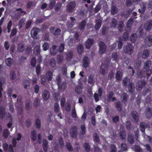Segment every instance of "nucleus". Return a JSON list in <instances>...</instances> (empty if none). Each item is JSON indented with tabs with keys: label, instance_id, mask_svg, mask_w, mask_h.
I'll return each mask as SVG.
<instances>
[{
	"label": "nucleus",
	"instance_id": "nucleus-21",
	"mask_svg": "<svg viewBox=\"0 0 152 152\" xmlns=\"http://www.w3.org/2000/svg\"><path fill=\"white\" fill-rule=\"evenodd\" d=\"M48 147V142L47 140L43 139L42 141V148L45 151H47Z\"/></svg>",
	"mask_w": 152,
	"mask_h": 152
},
{
	"label": "nucleus",
	"instance_id": "nucleus-30",
	"mask_svg": "<svg viewBox=\"0 0 152 152\" xmlns=\"http://www.w3.org/2000/svg\"><path fill=\"white\" fill-rule=\"evenodd\" d=\"M73 56V53L69 51L66 53V59L67 61H69L71 59Z\"/></svg>",
	"mask_w": 152,
	"mask_h": 152
},
{
	"label": "nucleus",
	"instance_id": "nucleus-11",
	"mask_svg": "<svg viewBox=\"0 0 152 152\" xmlns=\"http://www.w3.org/2000/svg\"><path fill=\"white\" fill-rule=\"evenodd\" d=\"M145 43L146 45L148 47L152 45V36H148L145 39Z\"/></svg>",
	"mask_w": 152,
	"mask_h": 152
},
{
	"label": "nucleus",
	"instance_id": "nucleus-32",
	"mask_svg": "<svg viewBox=\"0 0 152 152\" xmlns=\"http://www.w3.org/2000/svg\"><path fill=\"white\" fill-rule=\"evenodd\" d=\"M120 137L122 140H124L126 137V134L125 130H122L119 132Z\"/></svg>",
	"mask_w": 152,
	"mask_h": 152
},
{
	"label": "nucleus",
	"instance_id": "nucleus-36",
	"mask_svg": "<svg viewBox=\"0 0 152 152\" xmlns=\"http://www.w3.org/2000/svg\"><path fill=\"white\" fill-rule=\"evenodd\" d=\"M31 139L32 140L35 141L36 139V133L35 130L31 131L30 135Z\"/></svg>",
	"mask_w": 152,
	"mask_h": 152
},
{
	"label": "nucleus",
	"instance_id": "nucleus-19",
	"mask_svg": "<svg viewBox=\"0 0 152 152\" xmlns=\"http://www.w3.org/2000/svg\"><path fill=\"white\" fill-rule=\"evenodd\" d=\"M57 47L55 45H53L50 49V53L52 56L55 55L57 53L58 51L56 49Z\"/></svg>",
	"mask_w": 152,
	"mask_h": 152
},
{
	"label": "nucleus",
	"instance_id": "nucleus-50",
	"mask_svg": "<svg viewBox=\"0 0 152 152\" xmlns=\"http://www.w3.org/2000/svg\"><path fill=\"white\" fill-rule=\"evenodd\" d=\"M66 147L68 150L69 151H72L73 149L72 145L70 142H67L66 144Z\"/></svg>",
	"mask_w": 152,
	"mask_h": 152
},
{
	"label": "nucleus",
	"instance_id": "nucleus-57",
	"mask_svg": "<svg viewBox=\"0 0 152 152\" xmlns=\"http://www.w3.org/2000/svg\"><path fill=\"white\" fill-rule=\"evenodd\" d=\"M30 102L28 101H27L25 103V109L27 110H29L31 109Z\"/></svg>",
	"mask_w": 152,
	"mask_h": 152
},
{
	"label": "nucleus",
	"instance_id": "nucleus-48",
	"mask_svg": "<svg viewBox=\"0 0 152 152\" xmlns=\"http://www.w3.org/2000/svg\"><path fill=\"white\" fill-rule=\"evenodd\" d=\"M58 140L60 146L61 148H62L64 146V144L63 139L61 137H59Z\"/></svg>",
	"mask_w": 152,
	"mask_h": 152
},
{
	"label": "nucleus",
	"instance_id": "nucleus-55",
	"mask_svg": "<svg viewBox=\"0 0 152 152\" xmlns=\"http://www.w3.org/2000/svg\"><path fill=\"white\" fill-rule=\"evenodd\" d=\"M118 39L119 41L118 45V49H121L123 45V40L121 37L119 38Z\"/></svg>",
	"mask_w": 152,
	"mask_h": 152
},
{
	"label": "nucleus",
	"instance_id": "nucleus-16",
	"mask_svg": "<svg viewBox=\"0 0 152 152\" xmlns=\"http://www.w3.org/2000/svg\"><path fill=\"white\" fill-rule=\"evenodd\" d=\"M42 97L43 99L45 100H47L50 97V93L47 90H45L43 92Z\"/></svg>",
	"mask_w": 152,
	"mask_h": 152
},
{
	"label": "nucleus",
	"instance_id": "nucleus-64",
	"mask_svg": "<svg viewBox=\"0 0 152 152\" xmlns=\"http://www.w3.org/2000/svg\"><path fill=\"white\" fill-rule=\"evenodd\" d=\"M123 38L124 41L128 40L129 38V34L128 33L126 32H124L123 36Z\"/></svg>",
	"mask_w": 152,
	"mask_h": 152
},
{
	"label": "nucleus",
	"instance_id": "nucleus-44",
	"mask_svg": "<svg viewBox=\"0 0 152 152\" xmlns=\"http://www.w3.org/2000/svg\"><path fill=\"white\" fill-rule=\"evenodd\" d=\"M25 49L24 45L23 44H20L17 48L18 51L20 52H23Z\"/></svg>",
	"mask_w": 152,
	"mask_h": 152
},
{
	"label": "nucleus",
	"instance_id": "nucleus-43",
	"mask_svg": "<svg viewBox=\"0 0 152 152\" xmlns=\"http://www.w3.org/2000/svg\"><path fill=\"white\" fill-rule=\"evenodd\" d=\"M41 70V67L40 64H38L36 68V72L37 76H39L40 74Z\"/></svg>",
	"mask_w": 152,
	"mask_h": 152
},
{
	"label": "nucleus",
	"instance_id": "nucleus-27",
	"mask_svg": "<svg viewBox=\"0 0 152 152\" xmlns=\"http://www.w3.org/2000/svg\"><path fill=\"white\" fill-rule=\"evenodd\" d=\"M5 115V110L4 108L1 107L0 108V118H4Z\"/></svg>",
	"mask_w": 152,
	"mask_h": 152
},
{
	"label": "nucleus",
	"instance_id": "nucleus-45",
	"mask_svg": "<svg viewBox=\"0 0 152 152\" xmlns=\"http://www.w3.org/2000/svg\"><path fill=\"white\" fill-rule=\"evenodd\" d=\"M40 100L37 98H36L33 104L35 107H37L39 105Z\"/></svg>",
	"mask_w": 152,
	"mask_h": 152
},
{
	"label": "nucleus",
	"instance_id": "nucleus-3",
	"mask_svg": "<svg viewBox=\"0 0 152 152\" xmlns=\"http://www.w3.org/2000/svg\"><path fill=\"white\" fill-rule=\"evenodd\" d=\"M70 134L71 137L76 138L77 136V128L76 126H72L70 129Z\"/></svg>",
	"mask_w": 152,
	"mask_h": 152
},
{
	"label": "nucleus",
	"instance_id": "nucleus-35",
	"mask_svg": "<svg viewBox=\"0 0 152 152\" xmlns=\"http://www.w3.org/2000/svg\"><path fill=\"white\" fill-rule=\"evenodd\" d=\"M53 73L50 71H48L46 74V78L48 81L51 80L52 79Z\"/></svg>",
	"mask_w": 152,
	"mask_h": 152
},
{
	"label": "nucleus",
	"instance_id": "nucleus-41",
	"mask_svg": "<svg viewBox=\"0 0 152 152\" xmlns=\"http://www.w3.org/2000/svg\"><path fill=\"white\" fill-rule=\"evenodd\" d=\"M118 12V8L115 6H113L112 7L111 9V13L114 15L117 13Z\"/></svg>",
	"mask_w": 152,
	"mask_h": 152
},
{
	"label": "nucleus",
	"instance_id": "nucleus-6",
	"mask_svg": "<svg viewBox=\"0 0 152 152\" xmlns=\"http://www.w3.org/2000/svg\"><path fill=\"white\" fill-rule=\"evenodd\" d=\"M131 115L133 118V121L137 123L139 120V117L137 113L135 111L133 110L131 113Z\"/></svg>",
	"mask_w": 152,
	"mask_h": 152
},
{
	"label": "nucleus",
	"instance_id": "nucleus-28",
	"mask_svg": "<svg viewBox=\"0 0 152 152\" xmlns=\"http://www.w3.org/2000/svg\"><path fill=\"white\" fill-rule=\"evenodd\" d=\"M63 57L62 55L59 54L56 57V60L57 63L60 64L61 63L63 60Z\"/></svg>",
	"mask_w": 152,
	"mask_h": 152
},
{
	"label": "nucleus",
	"instance_id": "nucleus-59",
	"mask_svg": "<svg viewBox=\"0 0 152 152\" xmlns=\"http://www.w3.org/2000/svg\"><path fill=\"white\" fill-rule=\"evenodd\" d=\"M54 111L55 113H58L59 111L60 108L59 105L58 103H56L54 104Z\"/></svg>",
	"mask_w": 152,
	"mask_h": 152
},
{
	"label": "nucleus",
	"instance_id": "nucleus-56",
	"mask_svg": "<svg viewBox=\"0 0 152 152\" xmlns=\"http://www.w3.org/2000/svg\"><path fill=\"white\" fill-rule=\"evenodd\" d=\"M65 45L64 44L61 43L59 46L58 50L60 53L63 52L64 49Z\"/></svg>",
	"mask_w": 152,
	"mask_h": 152
},
{
	"label": "nucleus",
	"instance_id": "nucleus-60",
	"mask_svg": "<svg viewBox=\"0 0 152 152\" xmlns=\"http://www.w3.org/2000/svg\"><path fill=\"white\" fill-rule=\"evenodd\" d=\"M114 94V93L112 91H110L107 96V100L110 101L111 100L112 97H113Z\"/></svg>",
	"mask_w": 152,
	"mask_h": 152
},
{
	"label": "nucleus",
	"instance_id": "nucleus-12",
	"mask_svg": "<svg viewBox=\"0 0 152 152\" xmlns=\"http://www.w3.org/2000/svg\"><path fill=\"white\" fill-rule=\"evenodd\" d=\"M83 67L86 68L89 64L90 62L88 57L87 56H85L83 59Z\"/></svg>",
	"mask_w": 152,
	"mask_h": 152
},
{
	"label": "nucleus",
	"instance_id": "nucleus-23",
	"mask_svg": "<svg viewBox=\"0 0 152 152\" xmlns=\"http://www.w3.org/2000/svg\"><path fill=\"white\" fill-rule=\"evenodd\" d=\"M149 54L150 51L148 50H144L142 54V58L144 59L147 58L149 56Z\"/></svg>",
	"mask_w": 152,
	"mask_h": 152
},
{
	"label": "nucleus",
	"instance_id": "nucleus-2",
	"mask_svg": "<svg viewBox=\"0 0 152 152\" xmlns=\"http://www.w3.org/2000/svg\"><path fill=\"white\" fill-rule=\"evenodd\" d=\"M76 6V3L74 1L69 2L66 7V10L69 12H72L74 10Z\"/></svg>",
	"mask_w": 152,
	"mask_h": 152
},
{
	"label": "nucleus",
	"instance_id": "nucleus-53",
	"mask_svg": "<svg viewBox=\"0 0 152 152\" xmlns=\"http://www.w3.org/2000/svg\"><path fill=\"white\" fill-rule=\"evenodd\" d=\"M49 47V44L47 42H45L42 45L43 50L44 51H46L48 50Z\"/></svg>",
	"mask_w": 152,
	"mask_h": 152
},
{
	"label": "nucleus",
	"instance_id": "nucleus-62",
	"mask_svg": "<svg viewBox=\"0 0 152 152\" xmlns=\"http://www.w3.org/2000/svg\"><path fill=\"white\" fill-rule=\"evenodd\" d=\"M71 116L73 118H76L77 117L75 107L72 109L71 113Z\"/></svg>",
	"mask_w": 152,
	"mask_h": 152
},
{
	"label": "nucleus",
	"instance_id": "nucleus-26",
	"mask_svg": "<svg viewBox=\"0 0 152 152\" xmlns=\"http://www.w3.org/2000/svg\"><path fill=\"white\" fill-rule=\"evenodd\" d=\"M147 126L145 124L144 122H142L140 123V128L142 132L145 133V130Z\"/></svg>",
	"mask_w": 152,
	"mask_h": 152
},
{
	"label": "nucleus",
	"instance_id": "nucleus-47",
	"mask_svg": "<svg viewBox=\"0 0 152 152\" xmlns=\"http://www.w3.org/2000/svg\"><path fill=\"white\" fill-rule=\"evenodd\" d=\"M9 133L8 130L7 129H4L3 131V136L4 139L7 138L8 137Z\"/></svg>",
	"mask_w": 152,
	"mask_h": 152
},
{
	"label": "nucleus",
	"instance_id": "nucleus-24",
	"mask_svg": "<svg viewBox=\"0 0 152 152\" xmlns=\"http://www.w3.org/2000/svg\"><path fill=\"white\" fill-rule=\"evenodd\" d=\"M86 22L85 20H83L78 25L79 28L81 30L83 29L86 26Z\"/></svg>",
	"mask_w": 152,
	"mask_h": 152
},
{
	"label": "nucleus",
	"instance_id": "nucleus-15",
	"mask_svg": "<svg viewBox=\"0 0 152 152\" xmlns=\"http://www.w3.org/2000/svg\"><path fill=\"white\" fill-rule=\"evenodd\" d=\"M145 115L147 118H149L152 116V110L151 108L148 107L146 109Z\"/></svg>",
	"mask_w": 152,
	"mask_h": 152
},
{
	"label": "nucleus",
	"instance_id": "nucleus-18",
	"mask_svg": "<svg viewBox=\"0 0 152 152\" xmlns=\"http://www.w3.org/2000/svg\"><path fill=\"white\" fill-rule=\"evenodd\" d=\"M137 74L138 77L140 78H142L143 77H146V76H147V78L149 77H148V76L147 75V73L146 71H140L139 72H137Z\"/></svg>",
	"mask_w": 152,
	"mask_h": 152
},
{
	"label": "nucleus",
	"instance_id": "nucleus-17",
	"mask_svg": "<svg viewBox=\"0 0 152 152\" xmlns=\"http://www.w3.org/2000/svg\"><path fill=\"white\" fill-rule=\"evenodd\" d=\"M129 96L127 94L125 93H123L121 98L122 99L121 100V102L124 104H125L127 102Z\"/></svg>",
	"mask_w": 152,
	"mask_h": 152
},
{
	"label": "nucleus",
	"instance_id": "nucleus-5",
	"mask_svg": "<svg viewBox=\"0 0 152 152\" xmlns=\"http://www.w3.org/2000/svg\"><path fill=\"white\" fill-rule=\"evenodd\" d=\"M99 52L101 54L104 53L106 50V46L104 42L101 41L99 43Z\"/></svg>",
	"mask_w": 152,
	"mask_h": 152
},
{
	"label": "nucleus",
	"instance_id": "nucleus-52",
	"mask_svg": "<svg viewBox=\"0 0 152 152\" xmlns=\"http://www.w3.org/2000/svg\"><path fill=\"white\" fill-rule=\"evenodd\" d=\"M117 20L115 18H113L112 22L111 27H112L115 28L117 25Z\"/></svg>",
	"mask_w": 152,
	"mask_h": 152
},
{
	"label": "nucleus",
	"instance_id": "nucleus-13",
	"mask_svg": "<svg viewBox=\"0 0 152 152\" xmlns=\"http://www.w3.org/2000/svg\"><path fill=\"white\" fill-rule=\"evenodd\" d=\"M146 84V82L144 80H139L137 83L136 86L141 90L144 87Z\"/></svg>",
	"mask_w": 152,
	"mask_h": 152
},
{
	"label": "nucleus",
	"instance_id": "nucleus-22",
	"mask_svg": "<svg viewBox=\"0 0 152 152\" xmlns=\"http://www.w3.org/2000/svg\"><path fill=\"white\" fill-rule=\"evenodd\" d=\"M115 107L119 111L121 112L122 110L123 105L120 101H117L115 103Z\"/></svg>",
	"mask_w": 152,
	"mask_h": 152
},
{
	"label": "nucleus",
	"instance_id": "nucleus-25",
	"mask_svg": "<svg viewBox=\"0 0 152 152\" xmlns=\"http://www.w3.org/2000/svg\"><path fill=\"white\" fill-rule=\"evenodd\" d=\"M96 23L95 25V28L96 30H99L100 28L101 24L102 21L100 19H98V20H96Z\"/></svg>",
	"mask_w": 152,
	"mask_h": 152
},
{
	"label": "nucleus",
	"instance_id": "nucleus-9",
	"mask_svg": "<svg viewBox=\"0 0 152 152\" xmlns=\"http://www.w3.org/2000/svg\"><path fill=\"white\" fill-rule=\"evenodd\" d=\"M94 40L93 39L88 38L86 42L85 46L87 49H89L93 45Z\"/></svg>",
	"mask_w": 152,
	"mask_h": 152
},
{
	"label": "nucleus",
	"instance_id": "nucleus-14",
	"mask_svg": "<svg viewBox=\"0 0 152 152\" xmlns=\"http://www.w3.org/2000/svg\"><path fill=\"white\" fill-rule=\"evenodd\" d=\"M127 87V88L129 93H132L134 92L135 87L133 83L132 82H130Z\"/></svg>",
	"mask_w": 152,
	"mask_h": 152
},
{
	"label": "nucleus",
	"instance_id": "nucleus-29",
	"mask_svg": "<svg viewBox=\"0 0 152 152\" xmlns=\"http://www.w3.org/2000/svg\"><path fill=\"white\" fill-rule=\"evenodd\" d=\"M49 63L51 67L54 68L56 65V61L54 58H53L49 60Z\"/></svg>",
	"mask_w": 152,
	"mask_h": 152
},
{
	"label": "nucleus",
	"instance_id": "nucleus-54",
	"mask_svg": "<svg viewBox=\"0 0 152 152\" xmlns=\"http://www.w3.org/2000/svg\"><path fill=\"white\" fill-rule=\"evenodd\" d=\"M12 25V22L11 20H10L8 22L7 26V32L9 33L11 31V29Z\"/></svg>",
	"mask_w": 152,
	"mask_h": 152
},
{
	"label": "nucleus",
	"instance_id": "nucleus-58",
	"mask_svg": "<svg viewBox=\"0 0 152 152\" xmlns=\"http://www.w3.org/2000/svg\"><path fill=\"white\" fill-rule=\"evenodd\" d=\"M93 137L94 140L96 142H99V138L96 133H95L94 134Z\"/></svg>",
	"mask_w": 152,
	"mask_h": 152
},
{
	"label": "nucleus",
	"instance_id": "nucleus-37",
	"mask_svg": "<svg viewBox=\"0 0 152 152\" xmlns=\"http://www.w3.org/2000/svg\"><path fill=\"white\" fill-rule=\"evenodd\" d=\"M77 51L79 54H82L83 50V46L82 44H80L78 46L77 48Z\"/></svg>",
	"mask_w": 152,
	"mask_h": 152
},
{
	"label": "nucleus",
	"instance_id": "nucleus-51",
	"mask_svg": "<svg viewBox=\"0 0 152 152\" xmlns=\"http://www.w3.org/2000/svg\"><path fill=\"white\" fill-rule=\"evenodd\" d=\"M133 19V18H130L128 21L127 23V27L129 28L131 27L132 23L134 22Z\"/></svg>",
	"mask_w": 152,
	"mask_h": 152
},
{
	"label": "nucleus",
	"instance_id": "nucleus-40",
	"mask_svg": "<svg viewBox=\"0 0 152 152\" xmlns=\"http://www.w3.org/2000/svg\"><path fill=\"white\" fill-rule=\"evenodd\" d=\"M94 77L92 75H90L88 77V83L92 85L94 84Z\"/></svg>",
	"mask_w": 152,
	"mask_h": 152
},
{
	"label": "nucleus",
	"instance_id": "nucleus-42",
	"mask_svg": "<svg viewBox=\"0 0 152 152\" xmlns=\"http://www.w3.org/2000/svg\"><path fill=\"white\" fill-rule=\"evenodd\" d=\"M83 147L86 152H89L90 151V147L89 144L87 142H85L83 144Z\"/></svg>",
	"mask_w": 152,
	"mask_h": 152
},
{
	"label": "nucleus",
	"instance_id": "nucleus-20",
	"mask_svg": "<svg viewBox=\"0 0 152 152\" xmlns=\"http://www.w3.org/2000/svg\"><path fill=\"white\" fill-rule=\"evenodd\" d=\"M33 52L36 56L39 55L40 52V46L38 45L36 46L34 48Z\"/></svg>",
	"mask_w": 152,
	"mask_h": 152
},
{
	"label": "nucleus",
	"instance_id": "nucleus-61",
	"mask_svg": "<svg viewBox=\"0 0 152 152\" xmlns=\"http://www.w3.org/2000/svg\"><path fill=\"white\" fill-rule=\"evenodd\" d=\"M36 60L35 57H33L31 59V64L33 67H34L36 66Z\"/></svg>",
	"mask_w": 152,
	"mask_h": 152
},
{
	"label": "nucleus",
	"instance_id": "nucleus-38",
	"mask_svg": "<svg viewBox=\"0 0 152 152\" xmlns=\"http://www.w3.org/2000/svg\"><path fill=\"white\" fill-rule=\"evenodd\" d=\"M115 77L116 80H121L122 77V75L120 71H118L116 72Z\"/></svg>",
	"mask_w": 152,
	"mask_h": 152
},
{
	"label": "nucleus",
	"instance_id": "nucleus-8",
	"mask_svg": "<svg viewBox=\"0 0 152 152\" xmlns=\"http://www.w3.org/2000/svg\"><path fill=\"white\" fill-rule=\"evenodd\" d=\"M145 29L147 31H149L152 28V20H148L145 24L144 26Z\"/></svg>",
	"mask_w": 152,
	"mask_h": 152
},
{
	"label": "nucleus",
	"instance_id": "nucleus-63",
	"mask_svg": "<svg viewBox=\"0 0 152 152\" xmlns=\"http://www.w3.org/2000/svg\"><path fill=\"white\" fill-rule=\"evenodd\" d=\"M101 5L98 4L97 5H96L94 8V12L95 13H96L98 12L101 9Z\"/></svg>",
	"mask_w": 152,
	"mask_h": 152
},
{
	"label": "nucleus",
	"instance_id": "nucleus-46",
	"mask_svg": "<svg viewBox=\"0 0 152 152\" xmlns=\"http://www.w3.org/2000/svg\"><path fill=\"white\" fill-rule=\"evenodd\" d=\"M82 88L80 86H77L75 88V91L77 94H80L82 92Z\"/></svg>",
	"mask_w": 152,
	"mask_h": 152
},
{
	"label": "nucleus",
	"instance_id": "nucleus-49",
	"mask_svg": "<svg viewBox=\"0 0 152 152\" xmlns=\"http://www.w3.org/2000/svg\"><path fill=\"white\" fill-rule=\"evenodd\" d=\"M25 21V20L23 18H22L19 20L18 25L20 28L23 27V25Z\"/></svg>",
	"mask_w": 152,
	"mask_h": 152
},
{
	"label": "nucleus",
	"instance_id": "nucleus-10",
	"mask_svg": "<svg viewBox=\"0 0 152 152\" xmlns=\"http://www.w3.org/2000/svg\"><path fill=\"white\" fill-rule=\"evenodd\" d=\"M39 29L37 28H34L31 29V33L32 37L34 38L36 37L38 32L39 31Z\"/></svg>",
	"mask_w": 152,
	"mask_h": 152
},
{
	"label": "nucleus",
	"instance_id": "nucleus-1",
	"mask_svg": "<svg viewBox=\"0 0 152 152\" xmlns=\"http://www.w3.org/2000/svg\"><path fill=\"white\" fill-rule=\"evenodd\" d=\"M151 62L150 61H147L145 62L144 66V68L146 71L147 75L148 77H149L151 73V70L150 69V68L151 65Z\"/></svg>",
	"mask_w": 152,
	"mask_h": 152
},
{
	"label": "nucleus",
	"instance_id": "nucleus-33",
	"mask_svg": "<svg viewBox=\"0 0 152 152\" xmlns=\"http://www.w3.org/2000/svg\"><path fill=\"white\" fill-rule=\"evenodd\" d=\"M137 36L136 33H134L132 34L130 36V40L132 42H134L136 41Z\"/></svg>",
	"mask_w": 152,
	"mask_h": 152
},
{
	"label": "nucleus",
	"instance_id": "nucleus-39",
	"mask_svg": "<svg viewBox=\"0 0 152 152\" xmlns=\"http://www.w3.org/2000/svg\"><path fill=\"white\" fill-rule=\"evenodd\" d=\"M35 127L37 129H39L41 127V121L38 118H37L35 121Z\"/></svg>",
	"mask_w": 152,
	"mask_h": 152
},
{
	"label": "nucleus",
	"instance_id": "nucleus-34",
	"mask_svg": "<svg viewBox=\"0 0 152 152\" xmlns=\"http://www.w3.org/2000/svg\"><path fill=\"white\" fill-rule=\"evenodd\" d=\"M5 62L7 66L10 67L12 65L13 60L11 58H8L6 59Z\"/></svg>",
	"mask_w": 152,
	"mask_h": 152
},
{
	"label": "nucleus",
	"instance_id": "nucleus-31",
	"mask_svg": "<svg viewBox=\"0 0 152 152\" xmlns=\"http://www.w3.org/2000/svg\"><path fill=\"white\" fill-rule=\"evenodd\" d=\"M127 140L130 144H132L134 143V137L131 134L128 135Z\"/></svg>",
	"mask_w": 152,
	"mask_h": 152
},
{
	"label": "nucleus",
	"instance_id": "nucleus-4",
	"mask_svg": "<svg viewBox=\"0 0 152 152\" xmlns=\"http://www.w3.org/2000/svg\"><path fill=\"white\" fill-rule=\"evenodd\" d=\"M133 50L132 45L130 44H128L124 49V53L129 55L132 53Z\"/></svg>",
	"mask_w": 152,
	"mask_h": 152
},
{
	"label": "nucleus",
	"instance_id": "nucleus-7",
	"mask_svg": "<svg viewBox=\"0 0 152 152\" xmlns=\"http://www.w3.org/2000/svg\"><path fill=\"white\" fill-rule=\"evenodd\" d=\"M109 66L108 64H102L101 66L100 72L101 74L104 75L105 74V72Z\"/></svg>",
	"mask_w": 152,
	"mask_h": 152
}]
</instances>
